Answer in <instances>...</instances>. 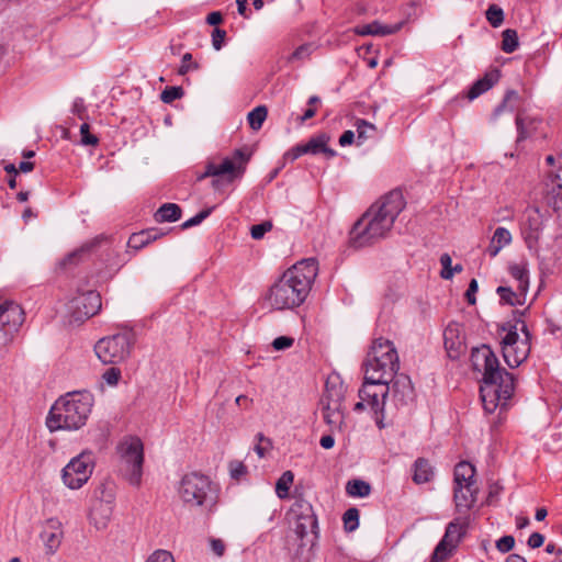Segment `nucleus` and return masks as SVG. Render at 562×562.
I'll list each match as a JSON object with an SVG mask.
<instances>
[{"label":"nucleus","mask_w":562,"mask_h":562,"mask_svg":"<svg viewBox=\"0 0 562 562\" xmlns=\"http://www.w3.org/2000/svg\"><path fill=\"white\" fill-rule=\"evenodd\" d=\"M145 562H175L171 552L162 549L155 550Z\"/></svg>","instance_id":"53"},{"label":"nucleus","mask_w":562,"mask_h":562,"mask_svg":"<svg viewBox=\"0 0 562 562\" xmlns=\"http://www.w3.org/2000/svg\"><path fill=\"white\" fill-rule=\"evenodd\" d=\"M165 235L166 233L156 227L143 229L130 236L127 246L134 250H139Z\"/></svg>","instance_id":"24"},{"label":"nucleus","mask_w":562,"mask_h":562,"mask_svg":"<svg viewBox=\"0 0 562 562\" xmlns=\"http://www.w3.org/2000/svg\"><path fill=\"white\" fill-rule=\"evenodd\" d=\"M515 546V539L513 536H503L496 541V548L502 553L509 552Z\"/></svg>","instance_id":"56"},{"label":"nucleus","mask_w":562,"mask_h":562,"mask_svg":"<svg viewBox=\"0 0 562 562\" xmlns=\"http://www.w3.org/2000/svg\"><path fill=\"white\" fill-rule=\"evenodd\" d=\"M355 140V133L350 130L348 131H345L340 137H339V145L345 147V146H349L353 143Z\"/></svg>","instance_id":"61"},{"label":"nucleus","mask_w":562,"mask_h":562,"mask_svg":"<svg viewBox=\"0 0 562 562\" xmlns=\"http://www.w3.org/2000/svg\"><path fill=\"white\" fill-rule=\"evenodd\" d=\"M182 215L181 207L176 203H165L162 204L154 214V220L157 223L165 222H177L180 220Z\"/></svg>","instance_id":"32"},{"label":"nucleus","mask_w":562,"mask_h":562,"mask_svg":"<svg viewBox=\"0 0 562 562\" xmlns=\"http://www.w3.org/2000/svg\"><path fill=\"white\" fill-rule=\"evenodd\" d=\"M293 480L294 474L292 471L283 472L282 475L278 479L276 483V493L279 498L284 499L289 496V490L293 484Z\"/></svg>","instance_id":"37"},{"label":"nucleus","mask_w":562,"mask_h":562,"mask_svg":"<svg viewBox=\"0 0 562 562\" xmlns=\"http://www.w3.org/2000/svg\"><path fill=\"white\" fill-rule=\"evenodd\" d=\"M319 445L324 449H331L335 445V438L331 435H325L321 438Z\"/></svg>","instance_id":"64"},{"label":"nucleus","mask_w":562,"mask_h":562,"mask_svg":"<svg viewBox=\"0 0 562 562\" xmlns=\"http://www.w3.org/2000/svg\"><path fill=\"white\" fill-rule=\"evenodd\" d=\"M512 243V234L505 227H497L493 234L487 252L491 257H495L502 248Z\"/></svg>","instance_id":"30"},{"label":"nucleus","mask_w":562,"mask_h":562,"mask_svg":"<svg viewBox=\"0 0 562 562\" xmlns=\"http://www.w3.org/2000/svg\"><path fill=\"white\" fill-rule=\"evenodd\" d=\"M475 468L468 461L459 462L454 468L453 483L454 485H464L469 491L471 485H477L475 480Z\"/></svg>","instance_id":"25"},{"label":"nucleus","mask_w":562,"mask_h":562,"mask_svg":"<svg viewBox=\"0 0 562 562\" xmlns=\"http://www.w3.org/2000/svg\"><path fill=\"white\" fill-rule=\"evenodd\" d=\"M502 36V49L507 54L515 52L518 47L517 32L513 29H507L503 31Z\"/></svg>","instance_id":"39"},{"label":"nucleus","mask_w":562,"mask_h":562,"mask_svg":"<svg viewBox=\"0 0 562 562\" xmlns=\"http://www.w3.org/2000/svg\"><path fill=\"white\" fill-rule=\"evenodd\" d=\"M471 361L473 368L483 371V384L480 387L481 400L487 414L495 412L497 407L506 409L508 400L515 392V379L505 369H499V362L494 352L487 346L472 350Z\"/></svg>","instance_id":"1"},{"label":"nucleus","mask_w":562,"mask_h":562,"mask_svg":"<svg viewBox=\"0 0 562 562\" xmlns=\"http://www.w3.org/2000/svg\"><path fill=\"white\" fill-rule=\"evenodd\" d=\"M544 542V536L539 532H533L528 538L527 544L531 549L540 548Z\"/></svg>","instance_id":"59"},{"label":"nucleus","mask_w":562,"mask_h":562,"mask_svg":"<svg viewBox=\"0 0 562 562\" xmlns=\"http://www.w3.org/2000/svg\"><path fill=\"white\" fill-rule=\"evenodd\" d=\"M468 518L458 517L450 521L446 532L437 544L430 562H445L457 549L468 530Z\"/></svg>","instance_id":"15"},{"label":"nucleus","mask_w":562,"mask_h":562,"mask_svg":"<svg viewBox=\"0 0 562 562\" xmlns=\"http://www.w3.org/2000/svg\"><path fill=\"white\" fill-rule=\"evenodd\" d=\"M405 206L406 200L401 189H394L389 192V217H391L392 222Z\"/></svg>","instance_id":"34"},{"label":"nucleus","mask_w":562,"mask_h":562,"mask_svg":"<svg viewBox=\"0 0 562 562\" xmlns=\"http://www.w3.org/2000/svg\"><path fill=\"white\" fill-rule=\"evenodd\" d=\"M183 94L184 90L180 86L166 87L160 94V100L166 104H170L173 101L181 99Z\"/></svg>","instance_id":"42"},{"label":"nucleus","mask_w":562,"mask_h":562,"mask_svg":"<svg viewBox=\"0 0 562 562\" xmlns=\"http://www.w3.org/2000/svg\"><path fill=\"white\" fill-rule=\"evenodd\" d=\"M386 233V194H382L352 224L348 233L347 247L359 250L373 246L384 238Z\"/></svg>","instance_id":"4"},{"label":"nucleus","mask_w":562,"mask_h":562,"mask_svg":"<svg viewBox=\"0 0 562 562\" xmlns=\"http://www.w3.org/2000/svg\"><path fill=\"white\" fill-rule=\"evenodd\" d=\"M178 494L190 508L212 510L217 503L218 487L207 475L194 471L182 476Z\"/></svg>","instance_id":"5"},{"label":"nucleus","mask_w":562,"mask_h":562,"mask_svg":"<svg viewBox=\"0 0 562 562\" xmlns=\"http://www.w3.org/2000/svg\"><path fill=\"white\" fill-rule=\"evenodd\" d=\"M117 453L122 463V472L128 483L139 486L143 476L144 445L138 437L130 436L117 445Z\"/></svg>","instance_id":"10"},{"label":"nucleus","mask_w":562,"mask_h":562,"mask_svg":"<svg viewBox=\"0 0 562 562\" xmlns=\"http://www.w3.org/2000/svg\"><path fill=\"white\" fill-rule=\"evenodd\" d=\"M121 376V369L116 367H111L103 372L102 380L110 386H116Z\"/></svg>","instance_id":"46"},{"label":"nucleus","mask_w":562,"mask_h":562,"mask_svg":"<svg viewBox=\"0 0 562 562\" xmlns=\"http://www.w3.org/2000/svg\"><path fill=\"white\" fill-rule=\"evenodd\" d=\"M360 512L356 507L348 508L342 515L344 528L347 532H352L359 527Z\"/></svg>","instance_id":"38"},{"label":"nucleus","mask_w":562,"mask_h":562,"mask_svg":"<svg viewBox=\"0 0 562 562\" xmlns=\"http://www.w3.org/2000/svg\"><path fill=\"white\" fill-rule=\"evenodd\" d=\"M94 469V456L92 451H82L72 458L63 469L61 477L65 485L71 490H78L88 482Z\"/></svg>","instance_id":"14"},{"label":"nucleus","mask_w":562,"mask_h":562,"mask_svg":"<svg viewBox=\"0 0 562 562\" xmlns=\"http://www.w3.org/2000/svg\"><path fill=\"white\" fill-rule=\"evenodd\" d=\"M93 406V396L88 391L69 392L52 405L46 417L49 431L78 430L86 425Z\"/></svg>","instance_id":"3"},{"label":"nucleus","mask_w":562,"mask_h":562,"mask_svg":"<svg viewBox=\"0 0 562 562\" xmlns=\"http://www.w3.org/2000/svg\"><path fill=\"white\" fill-rule=\"evenodd\" d=\"M294 344V339L292 337H288V336H280V337H277L273 341H272V347L276 349V350H285L290 347H292Z\"/></svg>","instance_id":"58"},{"label":"nucleus","mask_w":562,"mask_h":562,"mask_svg":"<svg viewBox=\"0 0 562 562\" xmlns=\"http://www.w3.org/2000/svg\"><path fill=\"white\" fill-rule=\"evenodd\" d=\"M250 156L245 149L238 148L233 151L231 157H225L221 164L209 161L205 165V170L196 175V181L212 177V188L220 190L224 180L232 183L244 176Z\"/></svg>","instance_id":"7"},{"label":"nucleus","mask_w":562,"mask_h":562,"mask_svg":"<svg viewBox=\"0 0 562 562\" xmlns=\"http://www.w3.org/2000/svg\"><path fill=\"white\" fill-rule=\"evenodd\" d=\"M226 37V31L220 27H215L212 32V45L216 50H220Z\"/></svg>","instance_id":"57"},{"label":"nucleus","mask_w":562,"mask_h":562,"mask_svg":"<svg viewBox=\"0 0 562 562\" xmlns=\"http://www.w3.org/2000/svg\"><path fill=\"white\" fill-rule=\"evenodd\" d=\"M14 335L0 329V359L8 353L10 345L13 342Z\"/></svg>","instance_id":"54"},{"label":"nucleus","mask_w":562,"mask_h":562,"mask_svg":"<svg viewBox=\"0 0 562 562\" xmlns=\"http://www.w3.org/2000/svg\"><path fill=\"white\" fill-rule=\"evenodd\" d=\"M323 418L329 426H337L340 423L341 414L339 413V400L322 398Z\"/></svg>","instance_id":"33"},{"label":"nucleus","mask_w":562,"mask_h":562,"mask_svg":"<svg viewBox=\"0 0 562 562\" xmlns=\"http://www.w3.org/2000/svg\"><path fill=\"white\" fill-rule=\"evenodd\" d=\"M329 139L330 137L326 133L311 137L310 140L305 144L307 154L317 155L322 153L327 158L335 157L336 151L327 145Z\"/></svg>","instance_id":"28"},{"label":"nucleus","mask_w":562,"mask_h":562,"mask_svg":"<svg viewBox=\"0 0 562 562\" xmlns=\"http://www.w3.org/2000/svg\"><path fill=\"white\" fill-rule=\"evenodd\" d=\"M386 340L382 335L375 337L367 353L363 362L364 378L363 383L358 392L359 398L367 403V406L373 414L379 429L385 427L384 424V406L386 403V380L384 358L386 351L384 347Z\"/></svg>","instance_id":"2"},{"label":"nucleus","mask_w":562,"mask_h":562,"mask_svg":"<svg viewBox=\"0 0 562 562\" xmlns=\"http://www.w3.org/2000/svg\"><path fill=\"white\" fill-rule=\"evenodd\" d=\"M390 370L394 378L389 382V391L392 393V402L397 409L411 408L415 402V390L411 378L405 373H398L400 358L393 344L389 340Z\"/></svg>","instance_id":"11"},{"label":"nucleus","mask_w":562,"mask_h":562,"mask_svg":"<svg viewBox=\"0 0 562 562\" xmlns=\"http://www.w3.org/2000/svg\"><path fill=\"white\" fill-rule=\"evenodd\" d=\"M80 135L82 145L97 146L99 144V138L90 133V125L88 123H83L80 126Z\"/></svg>","instance_id":"50"},{"label":"nucleus","mask_w":562,"mask_h":562,"mask_svg":"<svg viewBox=\"0 0 562 562\" xmlns=\"http://www.w3.org/2000/svg\"><path fill=\"white\" fill-rule=\"evenodd\" d=\"M112 508L109 503L97 501L90 509L89 519L97 529H104L111 518Z\"/></svg>","instance_id":"26"},{"label":"nucleus","mask_w":562,"mask_h":562,"mask_svg":"<svg viewBox=\"0 0 562 562\" xmlns=\"http://www.w3.org/2000/svg\"><path fill=\"white\" fill-rule=\"evenodd\" d=\"M469 289L464 293V296L469 304L474 305L476 302L475 294L477 292L479 283H469Z\"/></svg>","instance_id":"60"},{"label":"nucleus","mask_w":562,"mask_h":562,"mask_svg":"<svg viewBox=\"0 0 562 562\" xmlns=\"http://www.w3.org/2000/svg\"><path fill=\"white\" fill-rule=\"evenodd\" d=\"M356 128H357V144L361 145L366 139L373 136V133L375 131V127L373 124L369 123L366 120L359 119L356 122Z\"/></svg>","instance_id":"40"},{"label":"nucleus","mask_w":562,"mask_h":562,"mask_svg":"<svg viewBox=\"0 0 562 562\" xmlns=\"http://www.w3.org/2000/svg\"><path fill=\"white\" fill-rule=\"evenodd\" d=\"M346 494L350 497H367L371 493L368 482L360 479H352L346 483Z\"/></svg>","instance_id":"35"},{"label":"nucleus","mask_w":562,"mask_h":562,"mask_svg":"<svg viewBox=\"0 0 562 562\" xmlns=\"http://www.w3.org/2000/svg\"><path fill=\"white\" fill-rule=\"evenodd\" d=\"M211 548L217 557H222L225 552V544L221 539H211Z\"/></svg>","instance_id":"62"},{"label":"nucleus","mask_w":562,"mask_h":562,"mask_svg":"<svg viewBox=\"0 0 562 562\" xmlns=\"http://www.w3.org/2000/svg\"><path fill=\"white\" fill-rule=\"evenodd\" d=\"M529 283H514V285L498 286L497 293L501 302L508 305H522L527 301Z\"/></svg>","instance_id":"22"},{"label":"nucleus","mask_w":562,"mask_h":562,"mask_svg":"<svg viewBox=\"0 0 562 562\" xmlns=\"http://www.w3.org/2000/svg\"><path fill=\"white\" fill-rule=\"evenodd\" d=\"M357 33L359 35H385L386 34V26L381 25L378 22H373L370 24H364L357 27Z\"/></svg>","instance_id":"43"},{"label":"nucleus","mask_w":562,"mask_h":562,"mask_svg":"<svg viewBox=\"0 0 562 562\" xmlns=\"http://www.w3.org/2000/svg\"><path fill=\"white\" fill-rule=\"evenodd\" d=\"M509 272L512 278L517 281H525L528 278L527 265L525 262L509 265Z\"/></svg>","instance_id":"49"},{"label":"nucleus","mask_w":562,"mask_h":562,"mask_svg":"<svg viewBox=\"0 0 562 562\" xmlns=\"http://www.w3.org/2000/svg\"><path fill=\"white\" fill-rule=\"evenodd\" d=\"M317 274V259L306 258L286 269L277 281H315Z\"/></svg>","instance_id":"18"},{"label":"nucleus","mask_w":562,"mask_h":562,"mask_svg":"<svg viewBox=\"0 0 562 562\" xmlns=\"http://www.w3.org/2000/svg\"><path fill=\"white\" fill-rule=\"evenodd\" d=\"M501 75L497 69L487 72L483 78L479 79L468 91V99L474 100L482 93L490 90L499 79Z\"/></svg>","instance_id":"27"},{"label":"nucleus","mask_w":562,"mask_h":562,"mask_svg":"<svg viewBox=\"0 0 562 562\" xmlns=\"http://www.w3.org/2000/svg\"><path fill=\"white\" fill-rule=\"evenodd\" d=\"M231 477L239 481L243 476L247 474V467L238 460H233L228 464Z\"/></svg>","instance_id":"48"},{"label":"nucleus","mask_w":562,"mask_h":562,"mask_svg":"<svg viewBox=\"0 0 562 562\" xmlns=\"http://www.w3.org/2000/svg\"><path fill=\"white\" fill-rule=\"evenodd\" d=\"M66 306L68 323L78 326L100 312L102 297L90 286V283H81L71 294Z\"/></svg>","instance_id":"9"},{"label":"nucleus","mask_w":562,"mask_h":562,"mask_svg":"<svg viewBox=\"0 0 562 562\" xmlns=\"http://www.w3.org/2000/svg\"><path fill=\"white\" fill-rule=\"evenodd\" d=\"M505 331L502 338V351L505 362L510 368L520 366L530 353L531 334L527 324L520 317L506 322L501 326Z\"/></svg>","instance_id":"6"},{"label":"nucleus","mask_w":562,"mask_h":562,"mask_svg":"<svg viewBox=\"0 0 562 562\" xmlns=\"http://www.w3.org/2000/svg\"><path fill=\"white\" fill-rule=\"evenodd\" d=\"M441 271L440 277L445 280L451 279L453 277L452 270V259L448 254H442L440 257Z\"/></svg>","instance_id":"52"},{"label":"nucleus","mask_w":562,"mask_h":562,"mask_svg":"<svg viewBox=\"0 0 562 562\" xmlns=\"http://www.w3.org/2000/svg\"><path fill=\"white\" fill-rule=\"evenodd\" d=\"M541 232V215L539 214L538 210H533L527 214L526 220L521 226V234L529 249H533L538 246Z\"/></svg>","instance_id":"20"},{"label":"nucleus","mask_w":562,"mask_h":562,"mask_svg":"<svg viewBox=\"0 0 562 562\" xmlns=\"http://www.w3.org/2000/svg\"><path fill=\"white\" fill-rule=\"evenodd\" d=\"M268 115V109L266 105H258L248 113V123L254 131L261 128L263 122Z\"/></svg>","instance_id":"36"},{"label":"nucleus","mask_w":562,"mask_h":562,"mask_svg":"<svg viewBox=\"0 0 562 562\" xmlns=\"http://www.w3.org/2000/svg\"><path fill=\"white\" fill-rule=\"evenodd\" d=\"M134 342L132 331L117 333L98 340L94 351L103 363L116 364L130 357Z\"/></svg>","instance_id":"12"},{"label":"nucleus","mask_w":562,"mask_h":562,"mask_svg":"<svg viewBox=\"0 0 562 562\" xmlns=\"http://www.w3.org/2000/svg\"><path fill=\"white\" fill-rule=\"evenodd\" d=\"M200 68V65L196 61H193V57L191 53H186L182 56L181 65L178 69V74L180 76L187 75L190 70H196Z\"/></svg>","instance_id":"45"},{"label":"nucleus","mask_w":562,"mask_h":562,"mask_svg":"<svg viewBox=\"0 0 562 562\" xmlns=\"http://www.w3.org/2000/svg\"><path fill=\"white\" fill-rule=\"evenodd\" d=\"M291 513L295 518L294 535L299 541L294 552L295 558L303 555L306 547H313L318 537V522L310 502L300 498L291 507Z\"/></svg>","instance_id":"8"},{"label":"nucleus","mask_w":562,"mask_h":562,"mask_svg":"<svg viewBox=\"0 0 562 562\" xmlns=\"http://www.w3.org/2000/svg\"><path fill=\"white\" fill-rule=\"evenodd\" d=\"M485 15L486 20L493 27H498L504 22L503 9L497 4H491L486 10Z\"/></svg>","instance_id":"41"},{"label":"nucleus","mask_w":562,"mask_h":562,"mask_svg":"<svg viewBox=\"0 0 562 562\" xmlns=\"http://www.w3.org/2000/svg\"><path fill=\"white\" fill-rule=\"evenodd\" d=\"M445 347L449 351L450 357H457L463 347V341L459 337V326L449 324L443 331Z\"/></svg>","instance_id":"29"},{"label":"nucleus","mask_w":562,"mask_h":562,"mask_svg":"<svg viewBox=\"0 0 562 562\" xmlns=\"http://www.w3.org/2000/svg\"><path fill=\"white\" fill-rule=\"evenodd\" d=\"M109 236L99 234L93 238L85 241L80 247L67 254L58 263L63 270L74 269L82 262L91 260L101 249L103 244H106Z\"/></svg>","instance_id":"16"},{"label":"nucleus","mask_w":562,"mask_h":562,"mask_svg":"<svg viewBox=\"0 0 562 562\" xmlns=\"http://www.w3.org/2000/svg\"><path fill=\"white\" fill-rule=\"evenodd\" d=\"M527 123L528 124H531L533 123L532 120L528 119V117H525L522 115H517L516 117V125H517V130H518V133H519V136H518V139H525L529 136V131L527 128Z\"/></svg>","instance_id":"55"},{"label":"nucleus","mask_w":562,"mask_h":562,"mask_svg":"<svg viewBox=\"0 0 562 562\" xmlns=\"http://www.w3.org/2000/svg\"><path fill=\"white\" fill-rule=\"evenodd\" d=\"M435 475L434 468L425 458H418L414 463L413 481L416 484H424L432 480Z\"/></svg>","instance_id":"31"},{"label":"nucleus","mask_w":562,"mask_h":562,"mask_svg":"<svg viewBox=\"0 0 562 562\" xmlns=\"http://www.w3.org/2000/svg\"><path fill=\"white\" fill-rule=\"evenodd\" d=\"M477 493V485H471L469 491H465L464 485H454L453 499L456 503L457 510L459 513L470 510L476 502Z\"/></svg>","instance_id":"23"},{"label":"nucleus","mask_w":562,"mask_h":562,"mask_svg":"<svg viewBox=\"0 0 562 562\" xmlns=\"http://www.w3.org/2000/svg\"><path fill=\"white\" fill-rule=\"evenodd\" d=\"M305 154H307L305 144H297L284 153L282 157L283 165H285L286 162H293Z\"/></svg>","instance_id":"44"},{"label":"nucleus","mask_w":562,"mask_h":562,"mask_svg":"<svg viewBox=\"0 0 562 562\" xmlns=\"http://www.w3.org/2000/svg\"><path fill=\"white\" fill-rule=\"evenodd\" d=\"M206 22L210 25L216 26L223 22V15L220 11H213L207 14Z\"/></svg>","instance_id":"63"},{"label":"nucleus","mask_w":562,"mask_h":562,"mask_svg":"<svg viewBox=\"0 0 562 562\" xmlns=\"http://www.w3.org/2000/svg\"><path fill=\"white\" fill-rule=\"evenodd\" d=\"M271 229L272 223L270 221H265L260 224L252 225L250 228V235L254 239L259 240Z\"/></svg>","instance_id":"51"},{"label":"nucleus","mask_w":562,"mask_h":562,"mask_svg":"<svg viewBox=\"0 0 562 562\" xmlns=\"http://www.w3.org/2000/svg\"><path fill=\"white\" fill-rule=\"evenodd\" d=\"M311 283H273L268 300L276 310L292 308L302 304Z\"/></svg>","instance_id":"13"},{"label":"nucleus","mask_w":562,"mask_h":562,"mask_svg":"<svg viewBox=\"0 0 562 562\" xmlns=\"http://www.w3.org/2000/svg\"><path fill=\"white\" fill-rule=\"evenodd\" d=\"M94 257H98L101 261L100 263H94L98 270L104 269L109 272H115L125 263V260L121 258L120 252L112 246L110 236L108 243L102 245L101 249Z\"/></svg>","instance_id":"21"},{"label":"nucleus","mask_w":562,"mask_h":562,"mask_svg":"<svg viewBox=\"0 0 562 562\" xmlns=\"http://www.w3.org/2000/svg\"><path fill=\"white\" fill-rule=\"evenodd\" d=\"M23 308L13 301L0 303V329L15 336L24 323Z\"/></svg>","instance_id":"17"},{"label":"nucleus","mask_w":562,"mask_h":562,"mask_svg":"<svg viewBox=\"0 0 562 562\" xmlns=\"http://www.w3.org/2000/svg\"><path fill=\"white\" fill-rule=\"evenodd\" d=\"M64 531L61 522L56 518L46 520L40 533V538L45 547L46 554L53 555L60 547Z\"/></svg>","instance_id":"19"},{"label":"nucleus","mask_w":562,"mask_h":562,"mask_svg":"<svg viewBox=\"0 0 562 562\" xmlns=\"http://www.w3.org/2000/svg\"><path fill=\"white\" fill-rule=\"evenodd\" d=\"M214 210V206L212 207H207V209H204L202 211H200L196 215H194L193 217L189 218L188 221H186L181 227L183 229L186 228H190V227H193V226H196L199 225L200 223H202L206 217L210 216V214L212 213V211Z\"/></svg>","instance_id":"47"}]
</instances>
